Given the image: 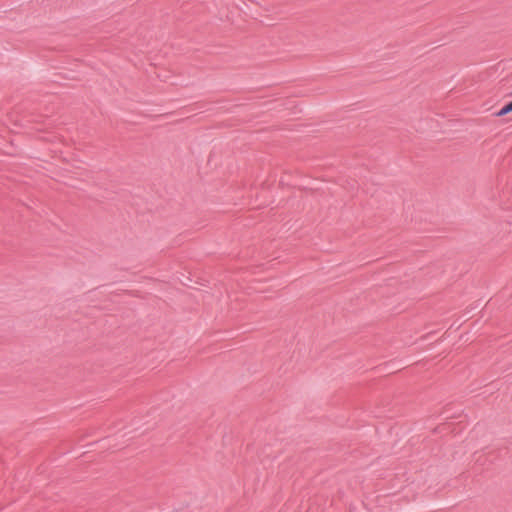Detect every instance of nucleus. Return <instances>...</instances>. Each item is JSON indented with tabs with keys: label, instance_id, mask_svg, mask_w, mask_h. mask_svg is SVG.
I'll return each mask as SVG.
<instances>
[{
	"label": "nucleus",
	"instance_id": "nucleus-1",
	"mask_svg": "<svg viewBox=\"0 0 512 512\" xmlns=\"http://www.w3.org/2000/svg\"><path fill=\"white\" fill-rule=\"evenodd\" d=\"M510 96L512 97V93L510 94ZM512 112V100L509 101L508 103H506L497 113L496 115L498 117H501V116H504V115H507L508 113H511Z\"/></svg>",
	"mask_w": 512,
	"mask_h": 512
}]
</instances>
